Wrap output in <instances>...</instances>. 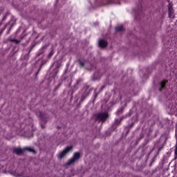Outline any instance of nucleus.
Masks as SVG:
<instances>
[{
	"mask_svg": "<svg viewBox=\"0 0 177 177\" xmlns=\"http://www.w3.org/2000/svg\"><path fill=\"white\" fill-rule=\"evenodd\" d=\"M96 121H100L101 122H104L107 118L109 117V114L106 112L99 113L95 114V115Z\"/></svg>",
	"mask_w": 177,
	"mask_h": 177,
	"instance_id": "nucleus-1",
	"label": "nucleus"
},
{
	"mask_svg": "<svg viewBox=\"0 0 177 177\" xmlns=\"http://www.w3.org/2000/svg\"><path fill=\"white\" fill-rule=\"evenodd\" d=\"M174 153H175V158H177V139H176V145H175Z\"/></svg>",
	"mask_w": 177,
	"mask_h": 177,
	"instance_id": "nucleus-10",
	"label": "nucleus"
},
{
	"mask_svg": "<svg viewBox=\"0 0 177 177\" xmlns=\"http://www.w3.org/2000/svg\"><path fill=\"white\" fill-rule=\"evenodd\" d=\"M14 42H15V44H20V40H17L15 39Z\"/></svg>",
	"mask_w": 177,
	"mask_h": 177,
	"instance_id": "nucleus-13",
	"label": "nucleus"
},
{
	"mask_svg": "<svg viewBox=\"0 0 177 177\" xmlns=\"http://www.w3.org/2000/svg\"><path fill=\"white\" fill-rule=\"evenodd\" d=\"M71 150H73V146H68L65 149H64L62 151H61L58 155L59 160H62L64 156L67 154Z\"/></svg>",
	"mask_w": 177,
	"mask_h": 177,
	"instance_id": "nucleus-2",
	"label": "nucleus"
},
{
	"mask_svg": "<svg viewBox=\"0 0 177 177\" xmlns=\"http://www.w3.org/2000/svg\"><path fill=\"white\" fill-rule=\"evenodd\" d=\"M15 39H10V41H11V42H15Z\"/></svg>",
	"mask_w": 177,
	"mask_h": 177,
	"instance_id": "nucleus-14",
	"label": "nucleus"
},
{
	"mask_svg": "<svg viewBox=\"0 0 177 177\" xmlns=\"http://www.w3.org/2000/svg\"><path fill=\"white\" fill-rule=\"evenodd\" d=\"M24 150L26 151H30V153H35V150H34L31 147H25L24 148Z\"/></svg>",
	"mask_w": 177,
	"mask_h": 177,
	"instance_id": "nucleus-7",
	"label": "nucleus"
},
{
	"mask_svg": "<svg viewBox=\"0 0 177 177\" xmlns=\"http://www.w3.org/2000/svg\"><path fill=\"white\" fill-rule=\"evenodd\" d=\"M24 151V148H15L13 149V153H15V154H17V156H21V154H23Z\"/></svg>",
	"mask_w": 177,
	"mask_h": 177,
	"instance_id": "nucleus-6",
	"label": "nucleus"
},
{
	"mask_svg": "<svg viewBox=\"0 0 177 177\" xmlns=\"http://www.w3.org/2000/svg\"><path fill=\"white\" fill-rule=\"evenodd\" d=\"M80 153H75L73 157L67 162L66 165H71V164H74L77 160H80Z\"/></svg>",
	"mask_w": 177,
	"mask_h": 177,
	"instance_id": "nucleus-3",
	"label": "nucleus"
},
{
	"mask_svg": "<svg viewBox=\"0 0 177 177\" xmlns=\"http://www.w3.org/2000/svg\"><path fill=\"white\" fill-rule=\"evenodd\" d=\"M124 30V27L122 26H118L115 28V31L117 32H120L121 31H123Z\"/></svg>",
	"mask_w": 177,
	"mask_h": 177,
	"instance_id": "nucleus-8",
	"label": "nucleus"
},
{
	"mask_svg": "<svg viewBox=\"0 0 177 177\" xmlns=\"http://www.w3.org/2000/svg\"><path fill=\"white\" fill-rule=\"evenodd\" d=\"M108 43L107 41L104 40V39H100L98 41V46L100 48H106V46H107Z\"/></svg>",
	"mask_w": 177,
	"mask_h": 177,
	"instance_id": "nucleus-5",
	"label": "nucleus"
},
{
	"mask_svg": "<svg viewBox=\"0 0 177 177\" xmlns=\"http://www.w3.org/2000/svg\"><path fill=\"white\" fill-rule=\"evenodd\" d=\"M176 136H177V133H176Z\"/></svg>",
	"mask_w": 177,
	"mask_h": 177,
	"instance_id": "nucleus-16",
	"label": "nucleus"
},
{
	"mask_svg": "<svg viewBox=\"0 0 177 177\" xmlns=\"http://www.w3.org/2000/svg\"><path fill=\"white\" fill-rule=\"evenodd\" d=\"M165 84H167V80H164L160 82V88L162 89L165 86Z\"/></svg>",
	"mask_w": 177,
	"mask_h": 177,
	"instance_id": "nucleus-9",
	"label": "nucleus"
},
{
	"mask_svg": "<svg viewBox=\"0 0 177 177\" xmlns=\"http://www.w3.org/2000/svg\"><path fill=\"white\" fill-rule=\"evenodd\" d=\"M122 120H124V118H120V120L122 121Z\"/></svg>",
	"mask_w": 177,
	"mask_h": 177,
	"instance_id": "nucleus-15",
	"label": "nucleus"
},
{
	"mask_svg": "<svg viewBox=\"0 0 177 177\" xmlns=\"http://www.w3.org/2000/svg\"><path fill=\"white\" fill-rule=\"evenodd\" d=\"M81 67H84V66H85V62H82V61H80L79 62Z\"/></svg>",
	"mask_w": 177,
	"mask_h": 177,
	"instance_id": "nucleus-11",
	"label": "nucleus"
},
{
	"mask_svg": "<svg viewBox=\"0 0 177 177\" xmlns=\"http://www.w3.org/2000/svg\"><path fill=\"white\" fill-rule=\"evenodd\" d=\"M168 10H169V17L170 19H174V9L172 8V4L169 3L168 5Z\"/></svg>",
	"mask_w": 177,
	"mask_h": 177,
	"instance_id": "nucleus-4",
	"label": "nucleus"
},
{
	"mask_svg": "<svg viewBox=\"0 0 177 177\" xmlns=\"http://www.w3.org/2000/svg\"><path fill=\"white\" fill-rule=\"evenodd\" d=\"M51 56H53V52H50L48 53V57H51Z\"/></svg>",
	"mask_w": 177,
	"mask_h": 177,
	"instance_id": "nucleus-12",
	"label": "nucleus"
}]
</instances>
